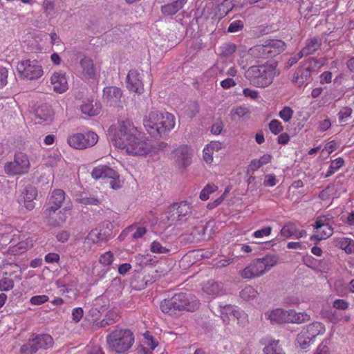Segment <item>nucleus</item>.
Masks as SVG:
<instances>
[{
	"mask_svg": "<svg viewBox=\"0 0 354 354\" xmlns=\"http://www.w3.org/2000/svg\"><path fill=\"white\" fill-rule=\"evenodd\" d=\"M108 136L113 145L132 156H146L156 153L158 149L149 140L141 137L133 123L129 119L119 120L108 129Z\"/></svg>",
	"mask_w": 354,
	"mask_h": 354,
	"instance_id": "nucleus-1",
	"label": "nucleus"
},
{
	"mask_svg": "<svg viewBox=\"0 0 354 354\" xmlns=\"http://www.w3.org/2000/svg\"><path fill=\"white\" fill-rule=\"evenodd\" d=\"M276 62H266L263 64L250 66L245 71V77L252 85L264 88L272 84L280 72Z\"/></svg>",
	"mask_w": 354,
	"mask_h": 354,
	"instance_id": "nucleus-2",
	"label": "nucleus"
},
{
	"mask_svg": "<svg viewBox=\"0 0 354 354\" xmlns=\"http://www.w3.org/2000/svg\"><path fill=\"white\" fill-rule=\"evenodd\" d=\"M199 305V301L194 295L178 292L171 298L163 299L160 303V309L164 313L173 315L183 311L193 312L198 308Z\"/></svg>",
	"mask_w": 354,
	"mask_h": 354,
	"instance_id": "nucleus-3",
	"label": "nucleus"
},
{
	"mask_svg": "<svg viewBox=\"0 0 354 354\" xmlns=\"http://www.w3.org/2000/svg\"><path fill=\"white\" fill-rule=\"evenodd\" d=\"M279 262V257L274 254H267L262 258L255 259L250 265L241 271V277L250 279L263 275L270 271Z\"/></svg>",
	"mask_w": 354,
	"mask_h": 354,
	"instance_id": "nucleus-4",
	"label": "nucleus"
},
{
	"mask_svg": "<svg viewBox=\"0 0 354 354\" xmlns=\"http://www.w3.org/2000/svg\"><path fill=\"white\" fill-rule=\"evenodd\" d=\"M106 342L111 351L123 353L132 346L134 335L129 329L116 328L106 336Z\"/></svg>",
	"mask_w": 354,
	"mask_h": 354,
	"instance_id": "nucleus-5",
	"label": "nucleus"
},
{
	"mask_svg": "<svg viewBox=\"0 0 354 354\" xmlns=\"http://www.w3.org/2000/svg\"><path fill=\"white\" fill-rule=\"evenodd\" d=\"M286 43L280 39H268L263 44L256 45L250 49L252 56L258 59H269L281 53L286 49Z\"/></svg>",
	"mask_w": 354,
	"mask_h": 354,
	"instance_id": "nucleus-6",
	"label": "nucleus"
},
{
	"mask_svg": "<svg viewBox=\"0 0 354 354\" xmlns=\"http://www.w3.org/2000/svg\"><path fill=\"white\" fill-rule=\"evenodd\" d=\"M17 71L20 78L29 80H37L44 74L41 65L37 60L26 59L18 62Z\"/></svg>",
	"mask_w": 354,
	"mask_h": 354,
	"instance_id": "nucleus-7",
	"label": "nucleus"
},
{
	"mask_svg": "<svg viewBox=\"0 0 354 354\" xmlns=\"http://www.w3.org/2000/svg\"><path fill=\"white\" fill-rule=\"evenodd\" d=\"M30 167L29 158L25 153H15L14 160L5 165V172L10 176L22 175L28 173Z\"/></svg>",
	"mask_w": 354,
	"mask_h": 354,
	"instance_id": "nucleus-8",
	"label": "nucleus"
},
{
	"mask_svg": "<svg viewBox=\"0 0 354 354\" xmlns=\"http://www.w3.org/2000/svg\"><path fill=\"white\" fill-rule=\"evenodd\" d=\"M98 140V136L93 131L86 133H77L68 138V144L76 149H84L95 145Z\"/></svg>",
	"mask_w": 354,
	"mask_h": 354,
	"instance_id": "nucleus-9",
	"label": "nucleus"
},
{
	"mask_svg": "<svg viewBox=\"0 0 354 354\" xmlns=\"http://www.w3.org/2000/svg\"><path fill=\"white\" fill-rule=\"evenodd\" d=\"M66 198L65 192L62 189H55L50 192L45 205L44 213L50 216L63 205Z\"/></svg>",
	"mask_w": 354,
	"mask_h": 354,
	"instance_id": "nucleus-10",
	"label": "nucleus"
},
{
	"mask_svg": "<svg viewBox=\"0 0 354 354\" xmlns=\"http://www.w3.org/2000/svg\"><path fill=\"white\" fill-rule=\"evenodd\" d=\"M113 225L111 223L100 225L93 229L86 236V241L93 243H99L107 241L112 234Z\"/></svg>",
	"mask_w": 354,
	"mask_h": 354,
	"instance_id": "nucleus-11",
	"label": "nucleus"
},
{
	"mask_svg": "<svg viewBox=\"0 0 354 354\" xmlns=\"http://www.w3.org/2000/svg\"><path fill=\"white\" fill-rule=\"evenodd\" d=\"M163 112L162 111L153 110L144 117L143 125L146 131L151 136H156V129H155L159 128L160 120L163 119Z\"/></svg>",
	"mask_w": 354,
	"mask_h": 354,
	"instance_id": "nucleus-12",
	"label": "nucleus"
},
{
	"mask_svg": "<svg viewBox=\"0 0 354 354\" xmlns=\"http://www.w3.org/2000/svg\"><path fill=\"white\" fill-rule=\"evenodd\" d=\"M79 72L82 79L94 80L97 77V68L91 57H84L80 60Z\"/></svg>",
	"mask_w": 354,
	"mask_h": 354,
	"instance_id": "nucleus-13",
	"label": "nucleus"
},
{
	"mask_svg": "<svg viewBox=\"0 0 354 354\" xmlns=\"http://www.w3.org/2000/svg\"><path fill=\"white\" fill-rule=\"evenodd\" d=\"M188 0H157L158 3H165L160 7V11L163 16L171 17L177 14L185 5L187 3Z\"/></svg>",
	"mask_w": 354,
	"mask_h": 354,
	"instance_id": "nucleus-14",
	"label": "nucleus"
},
{
	"mask_svg": "<svg viewBox=\"0 0 354 354\" xmlns=\"http://www.w3.org/2000/svg\"><path fill=\"white\" fill-rule=\"evenodd\" d=\"M328 218L325 216L317 218L314 228L316 230L315 238L318 240H324L330 237L333 233V228L328 223Z\"/></svg>",
	"mask_w": 354,
	"mask_h": 354,
	"instance_id": "nucleus-15",
	"label": "nucleus"
},
{
	"mask_svg": "<svg viewBox=\"0 0 354 354\" xmlns=\"http://www.w3.org/2000/svg\"><path fill=\"white\" fill-rule=\"evenodd\" d=\"M127 87L131 92L142 93L144 85L142 81V73L136 69L130 70L127 75Z\"/></svg>",
	"mask_w": 354,
	"mask_h": 354,
	"instance_id": "nucleus-16",
	"label": "nucleus"
},
{
	"mask_svg": "<svg viewBox=\"0 0 354 354\" xmlns=\"http://www.w3.org/2000/svg\"><path fill=\"white\" fill-rule=\"evenodd\" d=\"M192 212V207L186 201L173 204L169 208L170 217L172 221H180L186 218Z\"/></svg>",
	"mask_w": 354,
	"mask_h": 354,
	"instance_id": "nucleus-17",
	"label": "nucleus"
},
{
	"mask_svg": "<svg viewBox=\"0 0 354 354\" xmlns=\"http://www.w3.org/2000/svg\"><path fill=\"white\" fill-rule=\"evenodd\" d=\"M50 84L57 93H63L68 89L66 74L64 72L53 73L50 77Z\"/></svg>",
	"mask_w": 354,
	"mask_h": 354,
	"instance_id": "nucleus-18",
	"label": "nucleus"
},
{
	"mask_svg": "<svg viewBox=\"0 0 354 354\" xmlns=\"http://www.w3.org/2000/svg\"><path fill=\"white\" fill-rule=\"evenodd\" d=\"M162 120H160L159 123V128L156 129V138L161 137L162 135L170 132L175 127L176 118L175 116L167 111L163 112Z\"/></svg>",
	"mask_w": 354,
	"mask_h": 354,
	"instance_id": "nucleus-19",
	"label": "nucleus"
},
{
	"mask_svg": "<svg viewBox=\"0 0 354 354\" xmlns=\"http://www.w3.org/2000/svg\"><path fill=\"white\" fill-rule=\"evenodd\" d=\"M37 196V190L35 187H26L21 192L19 203L20 204L23 203L28 210H32L35 207L34 200L36 198Z\"/></svg>",
	"mask_w": 354,
	"mask_h": 354,
	"instance_id": "nucleus-20",
	"label": "nucleus"
},
{
	"mask_svg": "<svg viewBox=\"0 0 354 354\" xmlns=\"http://www.w3.org/2000/svg\"><path fill=\"white\" fill-rule=\"evenodd\" d=\"M175 161L181 167H186L192 162V151L187 145L178 147L174 151Z\"/></svg>",
	"mask_w": 354,
	"mask_h": 354,
	"instance_id": "nucleus-21",
	"label": "nucleus"
},
{
	"mask_svg": "<svg viewBox=\"0 0 354 354\" xmlns=\"http://www.w3.org/2000/svg\"><path fill=\"white\" fill-rule=\"evenodd\" d=\"M35 115L36 122L43 124L53 120L54 112L49 104H43L37 107Z\"/></svg>",
	"mask_w": 354,
	"mask_h": 354,
	"instance_id": "nucleus-22",
	"label": "nucleus"
},
{
	"mask_svg": "<svg viewBox=\"0 0 354 354\" xmlns=\"http://www.w3.org/2000/svg\"><path fill=\"white\" fill-rule=\"evenodd\" d=\"M80 109L83 114L93 117L100 114L102 105L98 100L86 99L82 102Z\"/></svg>",
	"mask_w": 354,
	"mask_h": 354,
	"instance_id": "nucleus-23",
	"label": "nucleus"
},
{
	"mask_svg": "<svg viewBox=\"0 0 354 354\" xmlns=\"http://www.w3.org/2000/svg\"><path fill=\"white\" fill-rule=\"evenodd\" d=\"M281 235L285 238L300 239L306 236V232L299 230L295 223L288 222L281 230Z\"/></svg>",
	"mask_w": 354,
	"mask_h": 354,
	"instance_id": "nucleus-24",
	"label": "nucleus"
},
{
	"mask_svg": "<svg viewBox=\"0 0 354 354\" xmlns=\"http://www.w3.org/2000/svg\"><path fill=\"white\" fill-rule=\"evenodd\" d=\"M91 176L95 180L115 178L117 171L107 165H99L92 170Z\"/></svg>",
	"mask_w": 354,
	"mask_h": 354,
	"instance_id": "nucleus-25",
	"label": "nucleus"
},
{
	"mask_svg": "<svg viewBox=\"0 0 354 354\" xmlns=\"http://www.w3.org/2000/svg\"><path fill=\"white\" fill-rule=\"evenodd\" d=\"M122 96V91L116 86H106L103 89V99L110 104L119 102Z\"/></svg>",
	"mask_w": 354,
	"mask_h": 354,
	"instance_id": "nucleus-26",
	"label": "nucleus"
},
{
	"mask_svg": "<svg viewBox=\"0 0 354 354\" xmlns=\"http://www.w3.org/2000/svg\"><path fill=\"white\" fill-rule=\"evenodd\" d=\"M35 241V237L28 236L11 247L10 252L14 255L23 254L33 246V243Z\"/></svg>",
	"mask_w": 354,
	"mask_h": 354,
	"instance_id": "nucleus-27",
	"label": "nucleus"
},
{
	"mask_svg": "<svg viewBox=\"0 0 354 354\" xmlns=\"http://www.w3.org/2000/svg\"><path fill=\"white\" fill-rule=\"evenodd\" d=\"M333 241L334 245L344 250L346 254H354V241L352 239L344 236L335 237Z\"/></svg>",
	"mask_w": 354,
	"mask_h": 354,
	"instance_id": "nucleus-28",
	"label": "nucleus"
},
{
	"mask_svg": "<svg viewBox=\"0 0 354 354\" xmlns=\"http://www.w3.org/2000/svg\"><path fill=\"white\" fill-rule=\"evenodd\" d=\"M268 319L272 324L288 323L287 310L276 308L267 313Z\"/></svg>",
	"mask_w": 354,
	"mask_h": 354,
	"instance_id": "nucleus-29",
	"label": "nucleus"
},
{
	"mask_svg": "<svg viewBox=\"0 0 354 354\" xmlns=\"http://www.w3.org/2000/svg\"><path fill=\"white\" fill-rule=\"evenodd\" d=\"M303 330L306 333L309 337L313 340L315 337L319 335H322L325 333L326 328L324 325L319 322H315L308 324Z\"/></svg>",
	"mask_w": 354,
	"mask_h": 354,
	"instance_id": "nucleus-30",
	"label": "nucleus"
},
{
	"mask_svg": "<svg viewBox=\"0 0 354 354\" xmlns=\"http://www.w3.org/2000/svg\"><path fill=\"white\" fill-rule=\"evenodd\" d=\"M288 323L301 324L308 322L310 316L306 312H296L295 310H287Z\"/></svg>",
	"mask_w": 354,
	"mask_h": 354,
	"instance_id": "nucleus-31",
	"label": "nucleus"
},
{
	"mask_svg": "<svg viewBox=\"0 0 354 354\" xmlns=\"http://www.w3.org/2000/svg\"><path fill=\"white\" fill-rule=\"evenodd\" d=\"M37 346L39 349H48L53 346V339L48 334L36 335L32 334Z\"/></svg>",
	"mask_w": 354,
	"mask_h": 354,
	"instance_id": "nucleus-32",
	"label": "nucleus"
},
{
	"mask_svg": "<svg viewBox=\"0 0 354 354\" xmlns=\"http://www.w3.org/2000/svg\"><path fill=\"white\" fill-rule=\"evenodd\" d=\"M320 47V43L317 38H312L307 41L306 45L300 51L304 56L313 54Z\"/></svg>",
	"mask_w": 354,
	"mask_h": 354,
	"instance_id": "nucleus-33",
	"label": "nucleus"
},
{
	"mask_svg": "<svg viewBox=\"0 0 354 354\" xmlns=\"http://www.w3.org/2000/svg\"><path fill=\"white\" fill-rule=\"evenodd\" d=\"M272 156L270 154H264L259 159H254L250 163V169L252 171L259 169L262 166L270 163L272 160Z\"/></svg>",
	"mask_w": 354,
	"mask_h": 354,
	"instance_id": "nucleus-34",
	"label": "nucleus"
},
{
	"mask_svg": "<svg viewBox=\"0 0 354 354\" xmlns=\"http://www.w3.org/2000/svg\"><path fill=\"white\" fill-rule=\"evenodd\" d=\"M223 311L227 314L230 313V315L234 317L237 320H240L241 319H244L247 317V315L244 311L236 306L234 307L231 305L225 306L221 312L223 313Z\"/></svg>",
	"mask_w": 354,
	"mask_h": 354,
	"instance_id": "nucleus-35",
	"label": "nucleus"
},
{
	"mask_svg": "<svg viewBox=\"0 0 354 354\" xmlns=\"http://www.w3.org/2000/svg\"><path fill=\"white\" fill-rule=\"evenodd\" d=\"M38 351L35 340L33 335L28 339L26 344L22 345L20 348V353L21 354H33Z\"/></svg>",
	"mask_w": 354,
	"mask_h": 354,
	"instance_id": "nucleus-36",
	"label": "nucleus"
},
{
	"mask_svg": "<svg viewBox=\"0 0 354 354\" xmlns=\"http://www.w3.org/2000/svg\"><path fill=\"white\" fill-rule=\"evenodd\" d=\"M344 164V160L342 158H337L330 161L328 169L324 175L325 178H328L335 174L339 168Z\"/></svg>",
	"mask_w": 354,
	"mask_h": 354,
	"instance_id": "nucleus-37",
	"label": "nucleus"
},
{
	"mask_svg": "<svg viewBox=\"0 0 354 354\" xmlns=\"http://www.w3.org/2000/svg\"><path fill=\"white\" fill-rule=\"evenodd\" d=\"M249 115L250 111L247 107L245 106L235 107L232 109L230 113L231 119L233 120L248 117Z\"/></svg>",
	"mask_w": 354,
	"mask_h": 354,
	"instance_id": "nucleus-38",
	"label": "nucleus"
},
{
	"mask_svg": "<svg viewBox=\"0 0 354 354\" xmlns=\"http://www.w3.org/2000/svg\"><path fill=\"white\" fill-rule=\"evenodd\" d=\"M353 111L349 107H343L338 113V121L341 126H345L351 119Z\"/></svg>",
	"mask_w": 354,
	"mask_h": 354,
	"instance_id": "nucleus-39",
	"label": "nucleus"
},
{
	"mask_svg": "<svg viewBox=\"0 0 354 354\" xmlns=\"http://www.w3.org/2000/svg\"><path fill=\"white\" fill-rule=\"evenodd\" d=\"M257 295V290L251 286H246L240 292V297L245 301L252 300L256 298Z\"/></svg>",
	"mask_w": 354,
	"mask_h": 354,
	"instance_id": "nucleus-40",
	"label": "nucleus"
},
{
	"mask_svg": "<svg viewBox=\"0 0 354 354\" xmlns=\"http://www.w3.org/2000/svg\"><path fill=\"white\" fill-rule=\"evenodd\" d=\"M131 286L136 290H142L147 286L145 276L142 274H135L131 282Z\"/></svg>",
	"mask_w": 354,
	"mask_h": 354,
	"instance_id": "nucleus-41",
	"label": "nucleus"
},
{
	"mask_svg": "<svg viewBox=\"0 0 354 354\" xmlns=\"http://www.w3.org/2000/svg\"><path fill=\"white\" fill-rule=\"evenodd\" d=\"M297 340L300 347L303 349H306L309 347V346L314 342V340L303 330L298 334Z\"/></svg>",
	"mask_w": 354,
	"mask_h": 354,
	"instance_id": "nucleus-42",
	"label": "nucleus"
},
{
	"mask_svg": "<svg viewBox=\"0 0 354 354\" xmlns=\"http://www.w3.org/2000/svg\"><path fill=\"white\" fill-rule=\"evenodd\" d=\"M265 354H285L282 348L278 345V341H272L263 349Z\"/></svg>",
	"mask_w": 354,
	"mask_h": 354,
	"instance_id": "nucleus-43",
	"label": "nucleus"
},
{
	"mask_svg": "<svg viewBox=\"0 0 354 354\" xmlns=\"http://www.w3.org/2000/svg\"><path fill=\"white\" fill-rule=\"evenodd\" d=\"M114 260L113 254L111 251L105 252L99 257V263L104 266L108 267L112 264Z\"/></svg>",
	"mask_w": 354,
	"mask_h": 354,
	"instance_id": "nucleus-44",
	"label": "nucleus"
},
{
	"mask_svg": "<svg viewBox=\"0 0 354 354\" xmlns=\"http://www.w3.org/2000/svg\"><path fill=\"white\" fill-rule=\"evenodd\" d=\"M309 73L310 72L307 69L299 68L294 74L293 81L299 84H303Z\"/></svg>",
	"mask_w": 354,
	"mask_h": 354,
	"instance_id": "nucleus-45",
	"label": "nucleus"
},
{
	"mask_svg": "<svg viewBox=\"0 0 354 354\" xmlns=\"http://www.w3.org/2000/svg\"><path fill=\"white\" fill-rule=\"evenodd\" d=\"M218 187L215 185H207L200 193V198L202 201H207L209 198V194L217 190Z\"/></svg>",
	"mask_w": 354,
	"mask_h": 354,
	"instance_id": "nucleus-46",
	"label": "nucleus"
},
{
	"mask_svg": "<svg viewBox=\"0 0 354 354\" xmlns=\"http://www.w3.org/2000/svg\"><path fill=\"white\" fill-rule=\"evenodd\" d=\"M236 49V46L234 44L227 43L223 44L220 47V53L222 55L225 57H228L232 55Z\"/></svg>",
	"mask_w": 354,
	"mask_h": 354,
	"instance_id": "nucleus-47",
	"label": "nucleus"
},
{
	"mask_svg": "<svg viewBox=\"0 0 354 354\" xmlns=\"http://www.w3.org/2000/svg\"><path fill=\"white\" fill-rule=\"evenodd\" d=\"M294 111L289 106H284L279 113V116L285 122H288L291 120L293 116Z\"/></svg>",
	"mask_w": 354,
	"mask_h": 354,
	"instance_id": "nucleus-48",
	"label": "nucleus"
},
{
	"mask_svg": "<svg viewBox=\"0 0 354 354\" xmlns=\"http://www.w3.org/2000/svg\"><path fill=\"white\" fill-rule=\"evenodd\" d=\"M205 292L209 295H216L218 292L219 285L216 282H208L203 288Z\"/></svg>",
	"mask_w": 354,
	"mask_h": 354,
	"instance_id": "nucleus-49",
	"label": "nucleus"
},
{
	"mask_svg": "<svg viewBox=\"0 0 354 354\" xmlns=\"http://www.w3.org/2000/svg\"><path fill=\"white\" fill-rule=\"evenodd\" d=\"M44 12L46 16H51L55 13V4L53 0H44L43 1Z\"/></svg>",
	"mask_w": 354,
	"mask_h": 354,
	"instance_id": "nucleus-50",
	"label": "nucleus"
},
{
	"mask_svg": "<svg viewBox=\"0 0 354 354\" xmlns=\"http://www.w3.org/2000/svg\"><path fill=\"white\" fill-rule=\"evenodd\" d=\"M150 250L153 253L158 254H166L169 252V250L168 248L162 246V244L157 241H153L151 243Z\"/></svg>",
	"mask_w": 354,
	"mask_h": 354,
	"instance_id": "nucleus-51",
	"label": "nucleus"
},
{
	"mask_svg": "<svg viewBox=\"0 0 354 354\" xmlns=\"http://www.w3.org/2000/svg\"><path fill=\"white\" fill-rule=\"evenodd\" d=\"M269 129L272 133L277 135L283 131V126L279 120L274 119L269 123Z\"/></svg>",
	"mask_w": 354,
	"mask_h": 354,
	"instance_id": "nucleus-52",
	"label": "nucleus"
},
{
	"mask_svg": "<svg viewBox=\"0 0 354 354\" xmlns=\"http://www.w3.org/2000/svg\"><path fill=\"white\" fill-rule=\"evenodd\" d=\"M14 287V281L9 277H3L0 280V291H9Z\"/></svg>",
	"mask_w": 354,
	"mask_h": 354,
	"instance_id": "nucleus-53",
	"label": "nucleus"
},
{
	"mask_svg": "<svg viewBox=\"0 0 354 354\" xmlns=\"http://www.w3.org/2000/svg\"><path fill=\"white\" fill-rule=\"evenodd\" d=\"M48 300L49 297L46 295H35L30 298V304L33 306H39L45 304Z\"/></svg>",
	"mask_w": 354,
	"mask_h": 354,
	"instance_id": "nucleus-54",
	"label": "nucleus"
},
{
	"mask_svg": "<svg viewBox=\"0 0 354 354\" xmlns=\"http://www.w3.org/2000/svg\"><path fill=\"white\" fill-rule=\"evenodd\" d=\"M272 230L271 226H266L253 232L252 236L254 238H263L270 235Z\"/></svg>",
	"mask_w": 354,
	"mask_h": 354,
	"instance_id": "nucleus-55",
	"label": "nucleus"
},
{
	"mask_svg": "<svg viewBox=\"0 0 354 354\" xmlns=\"http://www.w3.org/2000/svg\"><path fill=\"white\" fill-rule=\"evenodd\" d=\"M243 27L244 23L242 20H235L230 24L227 28V31L229 32H236L242 30Z\"/></svg>",
	"mask_w": 354,
	"mask_h": 354,
	"instance_id": "nucleus-56",
	"label": "nucleus"
},
{
	"mask_svg": "<svg viewBox=\"0 0 354 354\" xmlns=\"http://www.w3.org/2000/svg\"><path fill=\"white\" fill-rule=\"evenodd\" d=\"M84 315V310L81 307H77L72 310L71 318L72 321L77 324L80 322Z\"/></svg>",
	"mask_w": 354,
	"mask_h": 354,
	"instance_id": "nucleus-57",
	"label": "nucleus"
},
{
	"mask_svg": "<svg viewBox=\"0 0 354 354\" xmlns=\"http://www.w3.org/2000/svg\"><path fill=\"white\" fill-rule=\"evenodd\" d=\"M8 70L0 66V88H4L8 84Z\"/></svg>",
	"mask_w": 354,
	"mask_h": 354,
	"instance_id": "nucleus-58",
	"label": "nucleus"
},
{
	"mask_svg": "<svg viewBox=\"0 0 354 354\" xmlns=\"http://www.w3.org/2000/svg\"><path fill=\"white\" fill-rule=\"evenodd\" d=\"M73 209V205L71 203L65 207H64L62 210L59 212V219L61 221L62 223H64L67 218L68 215L71 214V211Z\"/></svg>",
	"mask_w": 354,
	"mask_h": 354,
	"instance_id": "nucleus-59",
	"label": "nucleus"
},
{
	"mask_svg": "<svg viewBox=\"0 0 354 354\" xmlns=\"http://www.w3.org/2000/svg\"><path fill=\"white\" fill-rule=\"evenodd\" d=\"M78 202L80 204L88 205H97L100 204V201L95 197H84L78 199Z\"/></svg>",
	"mask_w": 354,
	"mask_h": 354,
	"instance_id": "nucleus-60",
	"label": "nucleus"
},
{
	"mask_svg": "<svg viewBox=\"0 0 354 354\" xmlns=\"http://www.w3.org/2000/svg\"><path fill=\"white\" fill-rule=\"evenodd\" d=\"M221 87L224 89H229L236 85V81L231 77L226 78L220 82Z\"/></svg>",
	"mask_w": 354,
	"mask_h": 354,
	"instance_id": "nucleus-61",
	"label": "nucleus"
},
{
	"mask_svg": "<svg viewBox=\"0 0 354 354\" xmlns=\"http://www.w3.org/2000/svg\"><path fill=\"white\" fill-rule=\"evenodd\" d=\"M243 94L245 97H250L251 99L256 100L259 97V92L257 90H253L250 88H245L243 90Z\"/></svg>",
	"mask_w": 354,
	"mask_h": 354,
	"instance_id": "nucleus-62",
	"label": "nucleus"
},
{
	"mask_svg": "<svg viewBox=\"0 0 354 354\" xmlns=\"http://www.w3.org/2000/svg\"><path fill=\"white\" fill-rule=\"evenodd\" d=\"M206 151H209V150L214 151H218L222 148V143L218 141H212L206 146Z\"/></svg>",
	"mask_w": 354,
	"mask_h": 354,
	"instance_id": "nucleus-63",
	"label": "nucleus"
},
{
	"mask_svg": "<svg viewBox=\"0 0 354 354\" xmlns=\"http://www.w3.org/2000/svg\"><path fill=\"white\" fill-rule=\"evenodd\" d=\"M333 307L337 309L346 310L348 307V304L346 300L339 299L334 301Z\"/></svg>",
	"mask_w": 354,
	"mask_h": 354,
	"instance_id": "nucleus-64",
	"label": "nucleus"
}]
</instances>
